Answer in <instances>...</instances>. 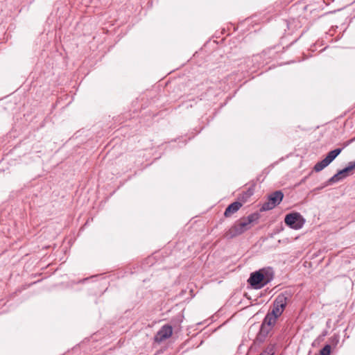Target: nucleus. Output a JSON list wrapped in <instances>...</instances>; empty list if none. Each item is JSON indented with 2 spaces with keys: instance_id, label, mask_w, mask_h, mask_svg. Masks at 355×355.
I'll return each instance as SVG.
<instances>
[{
  "instance_id": "f257e3e1",
  "label": "nucleus",
  "mask_w": 355,
  "mask_h": 355,
  "mask_svg": "<svg viewBox=\"0 0 355 355\" xmlns=\"http://www.w3.org/2000/svg\"><path fill=\"white\" fill-rule=\"evenodd\" d=\"M272 279V275L263 270H260L251 273L248 282L254 289H260L266 286Z\"/></svg>"
},
{
  "instance_id": "f03ea898",
  "label": "nucleus",
  "mask_w": 355,
  "mask_h": 355,
  "mask_svg": "<svg viewBox=\"0 0 355 355\" xmlns=\"http://www.w3.org/2000/svg\"><path fill=\"white\" fill-rule=\"evenodd\" d=\"M291 300V295L288 293L285 292L279 294L273 302L271 314L279 318L285 309L288 302Z\"/></svg>"
},
{
  "instance_id": "7ed1b4c3",
  "label": "nucleus",
  "mask_w": 355,
  "mask_h": 355,
  "mask_svg": "<svg viewBox=\"0 0 355 355\" xmlns=\"http://www.w3.org/2000/svg\"><path fill=\"white\" fill-rule=\"evenodd\" d=\"M283 197L284 194L281 191L273 192L269 196L268 201L262 205L260 211H265L272 209L281 202Z\"/></svg>"
},
{
  "instance_id": "20e7f679",
  "label": "nucleus",
  "mask_w": 355,
  "mask_h": 355,
  "mask_svg": "<svg viewBox=\"0 0 355 355\" xmlns=\"http://www.w3.org/2000/svg\"><path fill=\"white\" fill-rule=\"evenodd\" d=\"M285 223L290 227L299 230L302 227L304 220L298 212H293L287 214L284 218Z\"/></svg>"
},
{
  "instance_id": "39448f33",
  "label": "nucleus",
  "mask_w": 355,
  "mask_h": 355,
  "mask_svg": "<svg viewBox=\"0 0 355 355\" xmlns=\"http://www.w3.org/2000/svg\"><path fill=\"white\" fill-rule=\"evenodd\" d=\"M341 148H336L334 150L330 151L326 157L323 159L322 161L318 162L315 166L314 170L315 171H320L324 169L326 166H327L331 162L334 160V159L341 153Z\"/></svg>"
},
{
  "instance_id": "423d86ee",
  "label": "nucleus",
  "mask_w": 355,
  "mask_h": 355,
  "mask_svg": "<svg viewBox=\"0 0 355 355\" xmlns=\"http://www.w3.org/2000/svg\"><path fill=\"white\" fill-rule=\"evenodd\" d=\"M173 334V329L171 325L165 324L157 332L154 337V341L160 343L170 338Z\"/></svg>"
},
{
  "instance_id": "0eeeda50",
  "label": "nucleus",
  "mask_w": 355,
  "mask_h": 355,
  "mask_svg": "<svg viewBox=\"0 0 355 355\" xmlns=\"http://www.w3.org/2000/svg\"><path fill=\"white\" fill-rule=\"evenodd\" d=\"M258 219V215L256 214H252L249 215L246 218H241L237 223L242 227L244 232H246L251 227V223Z\"/></svg>"
},
{
  "instance_id": "6e6552de",
  "label": "nucleus",
  "mask_w": 355,
  "mask_h": 355,
  "mask_svg": "<svg viewBox=\"0 0 355 355\" xmlns=\"http://www.w3.org/2000/svg\"><path fill=\"white\" fill-rule=\"evenodd\" d=\"M245 232L242 229V227L239 225V224L236 222L234 225H232L225 234V236L227 239H232L239 235L242 234Z\"/></svg>"
},
{
  "instance_id": "1a4fd4ad",
  "label": "nucleus",
  "mask_w": 355,
  "mask_h": 355,
  "mask_svg": "<svg viewBox=\"0 0 355 355\" xmlns=\"http://www.w3.org/2000/svg\"><path fill=\"white\" fill-rule=\"evenodd\" d=\"M242 206V204L239 202H234L230 204L225 209L224 215L225 217H230L233 214L236 212Z\"/></svg>"
},
{
  "instance_id": "9d476101",
  "label": "nucleus",
  "mask_w": 355,
  "mask_h": 355,
  "mask_svg": "<svg viewBox=\"0 0 355 355\" xmlns=\"http://www.w3.org/2000/svg\"><path fill=\"white\" fill-rule=\"evenodd\" d=\"M355 169V161L349 162L348 166L340 171L338 173L334 175L333 178H338L339 175H352L353 174V171Z\"/></svg>"
},
{
  "instance_id": "9b49d317",
  "label": "nucleus",
  "mask_w": 355,
  "mask_h": 355,
  "mask_svg": "<svg viewBox=\"0 0 355 355\" xmlns=\"http://www.w3.org/2000/svg\"><path fill=\"white\" fill-rule=\"evenodd\" d=\"M277 318H278L268 312L263 319L262 324L272 328L275 324Z\"/></svg>"
},
{
  "instance_id": "f8f14e48",
  "label": "nucleus",
  "mask_w": 355,
  "mask_h": 355,
  "mask_svg": "<svg viewBox=\"0 0 355 355\" xmlns=\"http://www.w3.org/2000/svg\"><path fill=\"white\" fill-rule=\"evenodd\" d=\"M272 328L265 325L263 324H261V329L258 335V338L261 340L264 339L267 335L269 334V332L271 331Z\"/></svg>"
},
{
  "instance_id": "ddd939ff",
  "label": "nucleus",
  "mask_w": 355,
  "mask_h": 355,
  "mask_svg": "<svg viewBox=\"0 0 355 355\" xmlns=\"http://www.w3.org/2000/svg\"><path fill=\"white\" fill-rule=\"evenodd\" d=\"M274 354H275V346L273 345H269L261 353V355H274Z\"/></svg>"
},
{
  "instance_id": "4468645a",
  "label": "nucleus",
  "mask_w": 355,
  "mask_h": 355,
  "mask_svg": "<svg viewBox=\"0 0 355 355\" xmlns=\"http://www.w3.org/2000/svg\"><path fill=\"white\" fill-rule=\"evenodd\" d=\"M331 352V346L326 345L321 350L320 355H329Z\"/></svg>"
},
{
  "instance_id": "2eb2a0df",
  "label": "nucleus",
  "mask_w": 355,
  "mask_h": 355,
  "mask_svg": "<svg viewBox=\"0 0 355 355\" xmlns=\"http://www.w3.org/2000/svg\"><path fill=\"white\" fill-rule=\"evenodd\" d=\"M154 257H148L146 259V262L147 264H149L150 266H153V263H154Z\"/></svg>"
},
{
  "instance_id": "dca6fc26",
  "label": "nucleus",
  "mask_w": 355,
  "mask_h": 355,
  "mask_svg": "<svg viewBox=\"0 0 355 355\" xmlns=\"http://www.w3.org/2000/svg\"><path fill=\"white\" fill-rule=\"evenodd\" d=\"M340 179H333V178L329 179V180L327 181V185H330L332 183L336 182H337Z\"/></svg>"
}]
</instances>
